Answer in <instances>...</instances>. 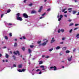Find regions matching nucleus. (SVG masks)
Instances as JSON below:
<instances>
[{"label": "nucleus", "mask_w": 79, "mask_h": 79, "mask_svg": "<svg viewBox=\"0 0 79 79\" xmlns=\"http://www.w3.org/2000/svg\"><path fill=\"white\" fill-rule=\"evenodd\" d=\"M15 41H16L17 40V39H15Z\"/></svg>", "instance_id": "64"}, {"label": "nucleus", "mask_w": 79, "mask_h": 79, "mask_svg": "<svg viewBox=\"0 0 79 79\" xmlns=\"http://www.w3.org/2000/svg\"><path fill=\"white\" fill-rule=\"evenodd\" d=\"M66 9H67V8H65V9H63L62 10V12H64V11H65V10H66Z\"/></svg>", "instance_id": "22"}, {"label": "nucleus", "mask_w": 79, "mask_h": 79, "mask_svg": "<svg viewBox=\"0 0 79 79\" xmlns=\"http://www.w3.org/2000/svg\"><path fill=\"white\" fill-rule=\"evenodd\" d=\"M55 41V40L54 39V38H53L52 40H51V43H53V42H54Z\"/></svg>", "instance_id": "9"}, {"label": "nucleus", "mask_w": 79, "mask_h": 79, "mask_svg": "<svg viewBox=\"0 0 79 79\" xmlns=\"http://www.w3.org/2000/svg\"><path fill=\"white\" fill-rule=\"evenodd\" d=\"M9 35L10 36H12V34L11 33H10Z\"/></svg>", "instance_id": "43"}, {"label": "nucleus", "mask_w": 79, "mask_h": 79, "mask_svg": "<svg viewBox=\"0 0 79 79\" xmlns=\"http://www.w3.org/2000/svg\"><path fill=\"white\" fill-rule=\"evenodd\" d=\"M73 9L71 8H69L68 9V10H71Z\"/></svg>", "instance_id": "37"}, {"label": "nucleus", "mask_w": 79, "mask_h": 79, "mask_svg": "<svg viewBox=\"0 0 79 79\" xmlns=\"http://www.w3.org/2000/svg\"><path fill=\"white\" fill-rule=\"evenodd\" d=\"M43 63L42 61H40L39 64H42Z\"/></svg>", "instance_id": "27"}, {"label": "nucleus", "mask_w": 79, "mask_h": 79, "mask_svg": "<svg viewBox=\"0 0 79 79\" xmlns=\"http://www.w3.org/2000/svg\"><path fill=\"white\" fill-rule=\"evenodd\" d=\"M64 16L65 17V18H66L67 17V15H64Z\"/></svg>", "instance_id": "54"}, {"label": "nucleus", "mask_w": 79, "mask_h": 79, "mask_svg": "<svg viewBox=\"0 0 79 79\" xmlns=\"http://www.w3.org/2000/svg\"><path fill=\"white\" fill-rule=\"evenodd\" d=\"M8 25L9 26H11V25H12V24H11V23H8Z\"/></svg>", "instance_id": "44"}, {"label": "nucleus", "mask_w": 79, "mask_h": 79, "mask_svg": "<svg viewBox=\"0 0 79 79\" xmlns=\"http://www.w3.org/2000/svg\"><path fill=\"white\" fill-rule=\"evenodd\" d=\"M10 11H11V10L10 9H9L7 11V13H10Z\"/></svg>", "instance_id": "31"}, {"label": "nucleus", "mask_w": 79, "mask_h": 79, "mask_svg": "<svg viewBox=\"0 0 79 79\" xmlns=\"http://www.w3.org/2000/svg\"><path fill=\"white\" fill-rule=\"evenodd\" d=\"M64 39H65V38H62V40H64Z\"/></svg>", "instance_id": "62"}, {"label": "nucleus", "mask_w": 79, "mask_h": 79, "mask_svg": "<svg viewBox=\"0 0 79 79\" xmlns=\"http://www.w3.org/2000/svg\"><path fill=\"white\" fill-rule=\"evenodd\" d=\"M17 20H19V21H21L23 19H22V18H21V17H17Z\"/></svg>", "instance_id": "6"}, {"label": "nucleus", "mask_w": 79, "mask_h": 79, "mask_svg": "<svg viewBox=\"0 0 79 79\" xmlns=\"http://www.w3.org/2000/svg\"><path fill=\"white\" fill-rule=\"evenodd\" d=\"M13 66H14L12 67V68H14V67H16V66L15 64H14Z\"/></svg>", "instance_id": "46"}, {"label": "nucleus", "mask_w": 79, "mask_h": 79, "mask_svg": "<svg viewBox=\"0 0 79 79\" xmlns=\"http://www.w3.org/2000/svg\"><path fill=\"white\" fill-rule=\"evenodd\" d=\"M58 33H60V32H61V30H60L59 29L58 30Z\"/></svg>", "instance_id": "36"}, {"label": "nucleus", "mask_w": 79, "mask_h": 79, "mask_svg": "<svg viewBox=\"0 0 79 79\" xmlns=\"http://www.w3.org/2000/svg\"><path fill=\"white\" fill-rule=\"evenodd\" d=\"M78 25H79V24H76L75 25V26H78Z\"/></svg>", "instance_id": "53"}, {"label": "nucleus", "mask_w": 79, "mask_h": 79, "mask_svg": "<svg viewBox=\"0 0 79 79\" xmlns=\"http://www.w3.org/2000/svg\"><path fill=\"white\" fill-rule=\"evenodd\" d=\"M72 31H73V30L72 29H71V30H70L69 31V32L70 33H71L72 32Z\"/></svg>", "instance_id": "41"}, {"label": "nucleus", "mask_w": 79, "mask_h": 79, "mask_svg": "<svg viewBox=\"0 0 79 79\" xmlns=\"http://www.w3.org/2000/svg\"><path fill=\"white\" fill-rule=\"evenodd\" d=\"M61 48L60 46H57L56 48V50H59V49H60Z\"/></svg>", "instance_id": "12"}, {"label": "nucleus", "mask_w": 79, "mask_h": 79, "mask_svg": "<svg viewBox=\"0 0 79 79\" xmlns=\"http://www.w3.org/2000/svg\"><path fill=\"white\" fill-rule=\"evenodd\" d=\"M39 74H42V72L40 71L39 73Z\"/></svg>", "instance_id": "47"}, {"label": "nucleus", "mask_w": 79, "mask_h": 79, "mask_svg": "<svg viewBox=\"0 0 79 79\" xmlns=\"http://www.w3.org/2000/svg\"><path fill=\"white\" fill-rule=\"evenodd\" d=\"M17 16V18H18V17H19V16H20V13H18L16 14Z\"/></svg>", "instance_id": "11"}, {"label": "nucleus", "mask_w": 79, "mask_h": 79, "mask_svg": "<svg viewBox=\"0 0 79 79\" xmlns=\"http://www.w3.org/2000/svg\"><path fill=\"white\" fill-rule=\"evenodd\" d=\"M3 15H4V14H2L1 16V18H2V17L3 16Z\"/></svg>", "instance_id": "42"}, {"label": "nucleus", "mask_w": 79, "mask_h": 79, "mask_svg": "<svg viewBox=\"0 0 79 79\" xmlns=\"http://www.w3.org/2000/svg\"><path fill=\"white\" fill-rule=\"evenodd\" d=\"M49 70L50 71H52V70H54V71H56V66L53 67H50V69H49Z\"/></svg>", "instance_id": "2"}, {"label": "nucleus", "mask_w": 79, "mask_h": 79, "mask_svg": "<svg viewBox=\"0 0 79 79\" xmlns=\"http://www.w3.org/2000/svg\"><path fill=\"white\" fill-rule=\"evenodd\" d=\"M22 72L23 71V72H24V71H25V69H22Z\"/></svg>", "instance_id": "49"}, {"label": "nucleus", "mask_w": 79, "mask_h": 79, "mask_svg": "<svg viewBox=\"0 0 79 79\" xmlns=\"http://www.w3.org/2000/svg\"><path fill=\"white\" fill-rule=\"evenodd\" d=\"M12 57L13 58L14 60H16V57L14 55Z\"/></svg>", "instance_id": "23"}, {"label": "nucleus", "mask_w": 79, "mask_h": 79, "mask_svg": "<svg viewBox=\"0 0 79 79\" xmlns=\"http://www.w3.org/2000/svg\"><path fill=\"white\" fill-rule=\"evenodd\" d=\"M32 5V3H31L29 5V6H31Z\"/></svg>", "instance_id": "40"}, {"label": "nucleus", "mask_w": 79, "mask_h": 79, "mask_svg": "<svg viewBox=\"0 0 79 79\" xmlns=\"http://www.w3.org/2000/svg\"><path fill=\"white\" fill-rule=\"evenodd\" d=\"M44 43H43L42 44H40V45H42L43 46H44L46 44H47V42H48V40H47V39H45L44 40Z\"/></svg>", "instance_id": "1"}, {"label": "nucleus", "mask_w": 79, "mask_h": 79, "mask_svg": "<svg viewBox=\"0 0 79 79\" xmlns=\"http://www.w3.org/2000/svg\"><path fill=\"white\" fill-rule=\"evenodd\" d=\"M18 71H19V72H20L21 73H22V72H23V71H22V70L21 69H18Z\"/></svg>", "instance_id": "19"}, {"label": "nucleus", "mask_w": 79, "mask_h": 79, "mask_svg": "<svg viewBox=\"0 0 79 79\" xmlns=\"http://www.w3.org/2000/svg\"><path fill=\"white\" fill-rule=\"evenodd\" d=\"M44 18V17H40V19H42V18Z\"/></svg>", "instance_id": "51"}, {"label": "nucleus", "mask_w": 79, "mask_h": 79, "mask_svg": "<svg viewBox=\"0 0 79 79\" xmlns=\"http://www.w3.org/2000/svg\"><path fill=\"white\" fill-rule=\"evenodd\" d=\"M60 44H63V42H61L60 43Z\"/></svg>", "instance_id": "52"}, {"label": "nucleus", "mask_w": 79, "mask_h": 79, "mask_svg": "<svg viewBox=\"0 0 79 79\" xmlns=\"http://www.w3.org/2000/svg\"><path fill=\"white\" fill-rule=\"evenodd\" d=\"M43 8V7H42V6H41L40 7V9L39 10V11H38V12H39V13H40V11H41V10H42V8Z\"/></svg>", "instance_id": "8"}, {"label": "nucleus", "mask_w": 79, "mask_h": 79, "mask_svg": "<svg viewBox=\"0 0 79 79\" xmlns=\"http://www.w3.org/2000/svg\"><path fill=\"white\" fill-rule=\"evenodd\" d=\"M53 48H52L49 50V52H51L52 50H53Z\"/></svg>", "instance_id": "28"}, {"label": "nucleus", "mask_w": 79, "mask_h": 79, "mask_svg": "<svg viewBox=\"0 0 79 79\" xmlns=\"http://www.w3.org/2000/svg\"><path fill=\"white\" fill-rule=\"evenodd\" d=\"M17 46V43H15L14 45V47H16Z\"/></svg>", "instance_id": "25"}, {"label": "nucleus", "mask_w": 79, "mask_h": 79, "mask_svg": "<svg viewBox=\"0 0 79 79\" xmlns=\"http://www.w3.org/2000/svg\"><path fill=\"white\" fill-rule=\"evenodd\" d=\"M31 14H33L34 13H36V11L35 10H32L31 12Z\"/></svg>", "instance_id": "10"}, {"label": "nucleus", "mask_w": 79, "mask_h": 79, "mask_svg": "<svg viewBox=\"0 0 79 79\" xmlns=\"http://www.w3.org/2000/svg\"><path fill=\"white\" fill-rule=\"evenodd\" d=\"M5 39H6V40H7L8 39V37L6 36L5 37Z\"/></svg>", "instance_id": "35"}, {"label": "nucleus", "mask_w": 79, "mask_h": 79, "mask_svg": "<svg viewBox=\"0 0 79 79\" xmlns=\"http://www.w3.org/2000/svg\"><path fill=\"white\" fill-rule=\"evenodd\" d=\"M28 52L29 53H31V49H28Z\"/></svg>", "instance_id": "21"}, {"label": "nucleus", "mask_w": 79, "mask_h": 79, "mask_svg": "<svg viewBox=\"0 0 79 79\" xmlns=\"http://www.w3.org/2000/svg\"><path fill=\"white\" fill-rule=\"evenodd\" d=\"M8 54H6V58H8Z\"/></svg>", "instance_id": "15"}, {"label": "nucleus", "mask_w": 79, "mask_h": 79, "mask_svg": "<svg viewBox=\"0 0 79 79\" xmlns=\"http://www.w3.org/2000/svg\"><path fill=\"white\" fill-rule=\"evenodd\" d=\"M72 57H73V56H71V57H69L68 58V60L69 61H71V60H72Z\"/></svg>", "instance_id": "7"}, {"label": "nucleus", "mask_w": 79, "mask_h": 79, "mask_svg": "<svg viewBox=\"0 0 79 79\" xmlns=\"http://www.w3.org/2000/svg\"><path fill=\"white\" fill-rule=\"evenodd\" d=\"M40 71V70L39 69H38L36 70V72H39V71Z\"/></svg>", "instance_id": "38"}, {"label": "nucleus", "mask_w": 79, "mask_h": 79, "mask_svg": "<svg viewBox=\"0 0 79 79\" xmlns=\"http://www.w3.org/2000/svg\"><path fill=\"white\" fill-rule=\"evenodd\" d=\"M45 13H44L42 15V17H44V16H45Z\"/></svg>", "instance_id": "29"}, {"label": "nucleus", "mask_w": 79, "mask_h": 79, "mask_svg": "<svg viewBox=\"0 0 79 79\" xmlns=\"http://www.w3.org/2000/svg\"><path fill=\"white\" fill-rule=\"evenodd\" d=\"M23 16L25 18H28V15H27L26 13L23 14Z\"/></svg>", "instance_id": "5"}, {"label": "nucleus", "mask_w": 79, "mask_h": 79, "mask_svg": "<svg viewBox=\"0 0 79 79\" xmlns=\"http://www.w3.org/2000/svg\"><path fill=\"white\" fill-rule=\"evenodd\" d=\"M70 52V51H69L67 50L66 51V53H69Z\"/></svg>", "instance_id": "20"}, {"label": "nucleus", "mask_w": 79, "mask_h": 79, "mask_svg": "<svg viewBox=\"0 0 79 79\" xmlns=\"http://www.w3.org/2000/svg\"><path fill=\"white\" fill-rule=\"evenodd\" d=\"M16 52L19 56L20 55L19 52V51H16Z\"/></svg>", "instance_id": "17"}, {"label": "nucleus", "mask_w": 79, "mask_h": 79, "mask_svg": "<svg viewBox=\"0 0 79 79\" xmlns=\"http://www.w3.org/2000/svg\"><path fill=\"white\" fill-rule=\"evenodd\" d=\"M45 57V56L43 55L42 56V58H44Z\"/></svg>", "instance_id": "63"}, {"label": "nucleus", "mask_w": 79, "mask_h": 79, "mask_svg": "<svg viewBox=\"0 0 79 79\" xmlns=\"http://www.w3.org/2000/svg\"><path fill=\"white\" fill-rule=\"evenodd\" d=\"M79 34H77V35L76 37H77V39H79Z\"/></svg>", "instance_id": "16"}, {"label": "nucleus", "mask_w": 79, "mask_h": 79, "mask_svg": "<svg viewBox=\"0 0 79 79\" xmlns=\"http://www.w3.org/2000/svg\"><path fill=\"white\" fill-rule=\"evenodd\" d=\"M75 1V2H78V1L77 0H74Z\"/></svg>", "instance_id": "61"}, {"label": "nucleus", "mask_w": 79, "mask_h": 79, "mask_svg": "<svg viewBox=\"0 0 79 79\" xmlns=\"http://www.w3.org/2000/svg\"><path fill=\"white\" fill-rule=\"evenodd\" d=\"M59 55H60V56H61V55H62V54H61V53H60Z\"/></svg>", "instance_id": "57"}, {"label": "nucleus", "mask_w": 79, "mask_h": 79, "mask_svg": "<svg viewBox=\"0 0 79 79\" xmlns=\"http://www.w3.org/2000/svg\"><path fill=\"white\" fill-rule=\"evenodd\" d=\"M73 23H70L69 24V26H73Z\"/></svg>", "instance_id": "24"}, {"label": "nucleus", "mask_w": 79, "mask_h": 79, "mask_svg": "<svg viewBox=\"0 0 79 79\" xmlns=\"http://www.w3.org/2000/svg\"><path fill=\"white\" fill-rule=\"evenodd\" d=\"M68 21H69V22H71V19H69L68 20Z\"/></svg>", "instance_id": "58"}, {"label": "nucleus", "mask_w": 79, "mask_h": 79, "mask_svg": "<svg viewBox=\"0 0 79 79\" xmlns=\"http://www.w3.org/2000/svg\"><path fill=\"white\" fill-rule=\"evenodd\" d=\"M14 53L15 55H17V53H16L15 52H14Z\"/></svg>", "instance_id": "32"}, {"label": "nucleus", "mask_w": 79, "mask_h": 79, "mask_svg": "<svg viewBox=\"0 0 79 79\" xmlns=\"http://www.w3.org/2000/svg\"><path fill=\"white\" fill-rule=\"evenodd\" d=\"M47 68V66L44 65H41L40 66V68H43L42 69V70H45V69H45L44 68Z\"/></svg>", "instance_id": "4"}, {"label": "nucleus", "mask_w": 79, "mask_h": 79, "mask_svg": "<svg viewBox=\"0 0 79 79\" xmlns=\"http://www.w3.org/2000/svg\"><path fill=\"white\" fill-rule=\"evenodd\" d=\"M78 28H79L78 27H77V28H75L74 29V30H76L77 29H78Z\"/></svg>", "instance_id": "50"}, {"label": "nucleus", "mask_w": 79, "mask_h": 79, "mask_svg": "<svg viewBox=\"0 0 79 79\" xmlns=\"http://www.w3.org/2000/svg\"><path fill=\"white\" fill-rule=\"evenodd\" d=\"M73 52H76V49H74L73 51Z\"/></svg>", "instance_id": "45"}, {"label": "nucleus", "mask_w": 79, "mask_h": 79, "mask_svg": "<svg viewBox=\"0 0 79 79\" xmlns=\"http://www.w3.org/2000/svg\"><path fill=\"white\" fill-rule=\"evenodd\" d=\"M34 47V46L33 45H31L30 46V47L31 48H33V47Z\"/></svg>", "instance_id": "34"}, {"label": "nucleus", "mask_w": 79, "mask_h": 79, "mask_svg": "<svg viewBox=\"0 0 79 79\" xmlns=\"http://www.w3.org/2000/svg\"><path fill=\"white\" fill-rule=\"evenodd\" d=\"M45 58H50V56H47L45 57Z\"/></svg>", "instance_id": "33"}, {"label": "nucleus", "mask_w": 79, "mask_h": 79, "mask_svg": "<svg viewBox=\"0 0 79 79\" xmlns=\"http://www.w3.org/2000/svg\"><path fill=\"white\" fill-rule=\"evenodd\" d=\"M66 47H64L62 48V50L64 51L66 50Z\"/></svg>", "instance_id": "13"}, {"label": "nucleus", "mask_w": 79, "mask_h": 79, "mask_svg": "<svg viewBox=\"0 0 79 79\" xmlns=\"http://www.w3.org/2000/svg\"><path fill=\"white\" fill-rule=\"evenodd\" d=\"M23 39H26V37H25V36H23Z\"/></svg>", "instance_id": "55"}, {"label": "nucleus", "mask_w": 79, "mask_h": 79, "mask_svg": "<svg viewBox=\"0 0 79 79\" xmlns=\"http://www.w3.org/2000/svg\"><path fill=\"white\" fill-rule=\"evenodd\" d=\"M57 18H58V21H61V18H63V15H60V18H59V15H58Z\"/></svg>", "instance_id": "3"}, {"label": "nucleus", "mask_w": 79, "mask_h": 79, "mask_svg": "<svg viewBox=\"0 0 79 79\" xmlns=\"http://www.w3.org/2000/svg\"><path fill=\"white\" fill-rule=\"evenodd\" d=\"M26 1H27V0H25L24 1V3H26Z\"/></svg>", "instance_id": "56"}, {"label": "nucleus", "mask_w": 79, "mask_h": 79, "mask_svg": "<svg viewBox=\"0 0 79 79\" xmlns=\"http://www.w3.org/2000/svg\"><path fill=\"white\" fill-rule=\"evenodd\" d=\"M76 12H77L76 11H73V15L75 14V13H76Z\"/></svg>", "instance_id": "26"}, {"label": "nucleus", "mask_w": 79, "mask_h": 79, "mask_svg": "<svg viewBox=\"0 0 79 79\" xmlns=\"http://www.w3.org/2000/svg\"><path fill=\"white\" fill-rule=\"evenodd\" d=\"M41 43V41H39L37 43L38 44H40Z\"/></svg>", "instance_id": "39"}, {"label": "nucleus", "mask_w": 79, "mask_h": 79, "mask_svg": "<svg viewBox=\"0 0 79 79\" xmlns=\"http://www.w3.org/2000/svg\"><path fill=\"white\" fill-rule=\"evenodd\" d=\"M22 49L23 50V51H24V50L25 49V48H24V47H23V48H22Z\"/></svg>", "instance_id": "30"}, {"label": "nucleus", "mask_w": 79, "mask_h": 79, "mask_svg": "<svg viewBox=\"0 0 79 79\" xmlns=\"http://www.w3.org/2000/svg\"><path fill=\"white\" fill-rule=\"evenodd\" d=\"M19 68H22V64H20L18 66Z\"/></svg>", "instance_id": "14"}, {"label": "nucleus", "mask_w": 79, "mask_h": 79, "mask_svg": "<svg viewBox=\"0 0 79 79\" xmlns=\"http://www.w3.org/2000/svg\"><path fill=\"white\" fill-rule=\"evenodd\" d=\"M67 12H68V11H64V13H67Z\"/></svg>", "instance_id": "60"}, {"label": "nucleus", "mask_w": 79, "mask_h": 79, "mask_svg": "<svg viewBox=\"0 0 79 79\" xmlns=\"http://www.w3.org/2000/svg\"><path fill=\"white\" fill-rule=\"evenodd\" d=\"M50 10H51V9H48L47 11H50Z\"/></svg>", "instance_id": "48"}, {"label": "nucleus", "mask_w": 79, "mask_h": 79, "mask_svg": "<svg viewBox=\"0 0 79 79\" xmlns=\"http://www.w3.org/2000/svg\"><path fill=\"white\" fill-rule=\"evenodd\" d=\"M2 54L0 53V57H2Z\"/></svg>", "instance_id": "59"}, {"label": "nucleus", "mask_w": 79, "mask_h": 79, "mask_svg": "<svg viewBox=\"0 0 79 79\" xmlns=\"http://www.w3.org/2000/svg\"><path fill=\"white\" fill-rule=\"evenodd\" d=\"M62 32H64V30L63 29H61L60 30Z\"/></svg>", "instance_id": "18"}]
</instances>
